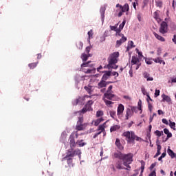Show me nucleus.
Segmentation results:
<instances>
[{"mask_svg":"<svg viewBox=\"0 0 176 176\" xmlns=\"http://www.w3.org/2000/svg\"><path fill=\"white\" fill-rule=\"evenodd\" d=\"M113 156L115 159L122 160L124 165L131 164L133 163V157H134V155L131 153L124 154L120 151L114 153Z\"/></svg>","mask_w":176,"mask_h":176,"instance_id":"obj_1","label":"nucleus"},{"mask_svg":"<svg viewBox=\"0 0 176 176\" xmlns=\"http://www.w3.org/2000/svg\"><path fill=\"white\" fill-rule=\"evenodd\" d=\"M118 58H119V52H116L110 54L109 58H107L108 65L104 66V68L108 69H118Z\"/></svg>","mask_w":176,"mask_h":176,"instance_id":"obj_2","label":"nucleus"},{"mask_svg":"<svg viewBox=\"0 0 176 176\" xmlns=\"http://www.w3.org/2000/svg\"><path fill=\"white\" fill-rule=\"evenodd\" d=\"M122 137H125V140L128 144H134L135 141L141 142L142 138L135 135V133L133 131H127L122 133Z\"/></svg>","mask_w":176,"mask_h":176,"instance_id":"obj_3","label":"nucleus"},{"mask_svg":"<svg viewBox=\"0 0 176 176\" xmlns=\"http://www.w3.org/2000/svg\"><path fill=\"white\" fill-rule=\"evenodd\" d=\"M90 61L81 64V71L84 74H96V68L94 64H90Z\"/></svg>","mask_w":176,"mask_h":176,"instance_id":"obj_4","label":"nucleus"},{"mask_svg":"<svg viewBox=\"0 0 176 176\" xmlns=\"http://www.w3.org/2000/svg\"><path fill=\"white\" fill-rule=\"evenodd\" d=\"M80 155H82V152L79 148H77L75 150V151H72V150H68L67 153L64 157L65 160H72L75 157V156H78V157L80 159Z\"/></svg>","mask_w":176,"mask_h":176,"instance_id":"obj_5","label":"nucleus"},{"mask_svg":"<svg viewBox=\"0 0 176 176\" xmlns=\"http://www.w3.org/2000/svg\"><path fill=\"white\" fill-rule=\"evenodd\" d=\"M87 126V123L83 124V116L78 117V120L77 121L76 126V130H77V131H82L86 129Z\"/></svg>","mask_w":176,"mask_h":176,"instance_id":"obj_6","label":"nucleus"},{"mask_svg":"<svg viewBox=\"0 0 176 176\" xmlns=\"http://www.w3.org/2000/svg\"><path fill=\"white\" fill-rule=\"evenodd\" d=\"M70 149L69 151H72V152L75 151L74 148L76 147V142H75V132H72L69 138Z\"/></svg>","mask_w":176,"mask_h":176,"instance_id":"obj_7","label":"nucleus"},{"mask_svg":"<svg viewBox=\"0 0 176 176\" xmlns=\"http://www.w3.org/2000/svg\"><path fill=\"white\" fill-rule=\"evenodd\" d=\"M107 123H108V121H106L102 124H100L98 126L97 131L98 132L95 133L94 135L93 136V138L94 140H96V138H98L100 135V134L102 133V131H105V129H107Z\"/></svg>","mask_w":176,"mask_h":176,"instance_id":"obj_8","label":"nucleus"},{"mask_svg":"<svg viewBox=\"0 0 176 176\" xmlns=\"http://www.w3.org/2000/svg\"><path fill=\"white\" fill-rule=\"evenodd\" d=\"M103 98L110 100L111 101H119V97L112 94V92H105Z\"/></svg>","mask_w":176,"mask_h":176,"instance_id":"obj_9","label":"nucleus"},{"mask_svg":"<svg viewBox=\"0 0 176 176\" xmlns=\"http://www.w3.org/2000/svg\"><path fill=\"white\" fill-rule=\"evenodd\" d=\"M131 65H136L135 69H138L140 67H141V63H140V59L138 57L135 56H132L131 62Z\"/></svg>","mask_w":176,"mask_h":176,"instance_id":"obj_10","label":"nucleus"},{"mask_svg":"<svg viewBox=\"0 0 176 176\" xmlns=\"http://www.w3.org/2000/svg\"><path fill=\"white\" fill-rule=\"evenodd\" d=\"M168 27V25H167V23L165 22V21H163L161 23L160 28V30H159L160 34H167Z\"/></svg>","mask_w":176,"mask_h":176,"instance_id":"obj_11","label":"nucleus"},{"mask_svg":"<svg viewBox=\"0 0 176 176\" xmlns=\"http://www.w3.org/2000/svg\"><path fill=\"white\" fill-rule=\"evenodd\" d=\"M123 112H124V106L122 104H120L117 108V116L118 118H121Z\"/></svg>","mask_w":176,"mask_h":176,"instance_id":"obj_12","label":"nucleus"},{"mask_svg":"<svg viewBox=\"0 0 176 176\" xmlns=\"http://www.w3.org/2000/svg\"><path fill=\"white\" fill-rule=\"evenodd\" d=\"M126 41H127V37L122 36L120 40H118L116 41V47H119L120 46L122 45V43H124V42H126Z\"/></svg>","mask_w":176,"mask_h":176,"instance_id":"obj_13","label":"nucleus"},{"mask_svg":"<svg viewBox=\"0 0 176 176\" xmlns=\"http://www.w3.org/2000/svg\"><path fill=\"white\" fill-rule=\"evenodd\" d=\"M103 72H104V74L102 77V79L103 80H107L108 79H109V78L111 77V71H104Z\"/></svg>","mask_w":176,"mask_h":176,"instance_id":"obj_14","label":"nucleus"},{"mask_svg":"<svg viewBox=\"0 0 176 176\" xmlns=\"http://www.w3.org/2000/svg\"><path fill=\"white\" fill-rule=\"evenodd\" d=\"M84 102H85V98L79 97L78 99H76L74 101V102L73 103V105H78V104H80V105H82Z\"/></svg>","mask_w":176,"mask_h":176,"instance_id":"obj_15","label":"nucleus"},{"mask_svg":"<svg viewBox=\"0 0 176 176\" xmlns=\"http://www.w3.org/2000/svg\"><path fill=\"white\" fill-rule=\"evenodd\" d=\"M122 164V161H118L116 164V168H118V170H127Z\"/></svg>","mask_w":176,"mask_h":176,"instance_id":"obj_16","label":"nucleus"},{"mask_svg":"<svg viewBox=\"0 0 176 176\" xmlns=\"http://www.w3.org/2000/svg\"><path fill=\"white\" fill-rule=\"evenodd\" d=\"M154 36L156 38V39H157L158 41H160V42H166V39L164 38V37L159 35L157 33L153 32Z\"/></svg>","mask_w":176,"mask_h":176,"instance_id":"obj_17","label":"nucleus"},{"mask_svg":"<svg viewBox=\"0 0 176 176\" xmlns=\"http://www.w3.org/2000/svg\"><path fill=\"white\" fill-rule=\"evenodd\" d=\"M107 82L105 81V80L101 79L100 82L98 84V87L100 89H102V87H107Z\"/></svg>","mask_w":176,"mask_h":176,"instance_id":"obj_18","label":"nucleus"},{"mask_svg":"<svg viewBox=\"0 0 176 176\" xmlns=\"http://www.w3.org/2000/svg\"><path fill=\"white\" fill-rule=\"evenodd\" d=\"M116 146L120 149V151H123L124 148L122 145V143H120V140L119 138H117L116 140Z\"/></svg>","mask_w":176,"mask_h":176,"instance_id":"obj_19","label":"nucleus"},{"mask_svg":"<svg viewBox=\"0 0 176 176\" xmlns=\"http://www.w3.org/2000/svg\"><path fill=\"white\" fill-rule=\"evenodd\" d=\"M133 116V113L130 109H126L125 114V120H129V117Z\"/></svg>","mask_w":176,"mask_h":176,"instance_id":"obj_20","label":"nucleus"},{"mask_svg":"<svg viewBox=\"0 0 176 176\" xmlns=\"http://www.w3.org/2000/svg\"><path fill=\"white\" fill-rule=\"evenodd\" d=\"M153 61L154 63H158V64H163V65H166V62H164V60H162V58H153Z\"/></svg>","mask_w":176,"mask_h":176,"instance_id":"obj_21","label":"nucleus"},{"mask_svg":"<svg viewBox=\"0 0 176 176\" xmlns=\"http://www.w3.org/2000/svg\"><path fill=\"white\" fill-rule=\"evenodd\" d=\"M162 101H164H164H166V102H171V98L168 96H167L164 94H163L162 95Z\"/></svg>","mask_w":176,"mask_h":176,"instance_id":"obj_22","label":"nucleus"},{"mask_svg":"<svg viewBox=\"0 0 176 176\" xmlns=\"http://www.w3.org/2000/svg\"><path fill=\"white\" fill-rule=\"evenodd\" d=\"M167 153L168 155H169V156H170L171 159H174V157H175L176 156V154L175 153V152L173 151V150H171L170 147L168 148Z\"/></svg>","mask_w":176,"mask_h":176,"instance_id":"obj_23","label":"nucleus"},{"mask_svg":"<svg viewBox=\"0 0 176 176\" xmlns=\"http://www.w3.org/2000/svg\"><path fill=\"white\" fill-rule=\"evenodd\" d=\"M105 10H107V7L105 6H103L100 8L102 20H104V19H105Z\"/></svg>","mask_w":176,"mask_h":176,"instance_id":"obj_24","label":"nucleus"},{"mask_svg":"<svg viewBox=\"0 0 176 176\" xmlns=\"http://www.w3.org/2000/svg\"><path fill=\"white\" fill-rule=\"evenodd\" d=\"M89 57H91V54H89L88 55L83 53L81 55V60H82L83 62L87 61Z\"/></svg>","mask_w":176,"mask_h":176,"instance_id":"obj_25","label":"nucleus"},{"mask_svg":"<svg viewBox=\"0 0 176 176\" xmlns=\"http://www.w3.org/2000/svg\"><path fill=\"white\" fill-rule=\"evenodd\" d=\"M144 78H145V79H146V80L148 82H149V80H153V78L152 77H150L149 73L145 72L143 74Z\"/></svg>","mask_w":176,"mask_h":176,"instance_id":"obj_26","label":"nucleus"},{"mask_svg":"<svg viewBox=\"0 0 176 176\" xmlns=\"http://www.w3.org/2000/svg\"><path fill=\"white\" fill-rule=\"evenodd\" d=\"M102 100L105 104L107 105V107H112L113 102L108 100L107 99H105V98H103Z\"/></svg>","mask_w":176,"mask_h":176,"instance_id":"obj_27","label":"nucleus"},{"mask_svg":"<svg viewBox=\"0 0 176 176\" xmlns=\"http://www.w3.org/2000/svg\"><path fill=\"white\" fill-rule=\"evenodd\" d=\"M120 129V126L119 125H113L110 128V133H113V131H117V130H119Z\"/></svg>","mask_w":176,"mask_h":176,"instance_id":"obj_28","label":"nucleus"},{"mask_svg":"<svg viewBox=\"0 0 176 176\" xmlns=\"http://www.w3.org/2000/svg\"><path fill=\"white\" fill-rule=\"evenodd\" d=\"M130 8L129 7V4L128 3H126L124 4L123 6H122L121 8V10L122 12H129Z\"/></svg>","mask_w":176,"mask_h":176,"instance_id":"obj_29","label":"nucleus"},{"mask_svg":"<svg viewBox=\"0 0 176 176\" xmlns=\"http://www.w3.org/2000/svg\"><path fill=\"white\" fill-rule=\"evenodd\" d=\"M130 110L132 112V114L134 113V112L135 113H137V112H138V111H141V110H140V107H134V106H131Z\"/></svg>","mask_w":176,"mask_h":176,"instance_id":"obj_30","label":"nucleus"},{"mask_svg":"<svg viewBox=\"0 0 176 176\" xmlns=\"http://www.w3.org/2000/svg\"><path fill=\"white\" fill-rule=\"evenodd\" d=\"M76 144H78L80 148H82V146H85V145H87V143L83 142V140H77Z\"/></svg>","mask_w":176,"mask_h":176,"instance_id":"obj_31","label":"nucleus"},{"mask_svg":"<svg viewBox=\"0 0 176 176\" xmlns=\"http://www.w3.org/2000/svg\"><path fill=\"white\" fill-rule=\"evenodd\" d=\"M159 12L160 11H155L154 12V19H155V20L158 22L160 21V16H159Z\"/></svg>","mask_w":176,"mask_h":176,"instance_id":"obj_32","label":"nucleus"},{"mask_svg":"<svg viewBox=\"0 0 176 176\" xmlns=\"http://www.w3.org/2000/svg\"><path fill=\"white\" fill-rule=\"evenodd\" d=\"M101 122H104V118H100L94 121V126H98Z\"/></svg>","mask_w":176,"mask_h":176,"instance_id":"obj_33","label":"nucleus"},{"mask_svg":"<svg viewBox=\"0 0 176 176\" xmlns=\"http://www.w3.org/2000/svg\"><path fill=\"white\" fill-rule=\"evenodd\" d=\"M126 25V20H124L122 21V23L119 25V28H118V32L120 31H122V30H123V28H124V25Z\"/></svg>","mask_w":176,"mask_h":176,"instance_id":"obj_34","label":"nucleus"},{"mask_svg":"<svg viewBox=\"0 0 176 176\" xmlns=\"http://www.w3.org/2000/svg\"><path fill=\"white\" fill-rule=\"evenodd\" d=\"M109 114L111 118H112L113 119H116V111L111 110L109 111Z\"/></svg>","mask_w":176,"mask_h":176,"instance_id":"obj_35","label":"nucleus"},{"mask_svg":"<svg viewBox=\"0 0 176 176\" xmlns=\"http://www.w3.org/2000/svg\"><path fill=\"white\" fill-rule=\"evenodd\" d=\"M36 65H38V62L30 63L28 67L30 68V69H34V68H36Z\"/></svg>","mask_w":176,"mask_h":176,"instance_id":"obj_36","label":"nucleus"},{"mask_svg":"<svg viewBox=\"0 0 176 176\" xmlns=\"http://www.w3.org/2000/svg\"><path fill=\"white\" fill-rule=\"evenodd\" d=\"M93 34H94L93 30H91L90 31L88 32V36H89L88 42H90V39H92Z\"/></svg>","mask_w":176,"mask_h":176,"instance_id":"obj_37","label":"nucleus"},{"mask_svg":"<svg viewBox=\"0 0 176 176\" xmlns=\"http://www.w3.org/2000/svg\"><path fill=\"white\" fill-rule=\"evenodd\" d=\"M155 5L158 8H162L163 6V2L160 0L155 1Z\"/></svg>","mask_w":176,"mask_h":176,"instance_id":"obj_38","label":"nucleus"},{"mask_svg":"<svg viewBox=\"0 0 176 176\" xmlns=\"http://www.w3.org/2000/svg\"><path fill=\"white\" fill-rule=\"evenodd\" d=\"M104 116V111L100 110L96 112V118H100Z\"/></svg>","mask_w":176,"mask_h":176,"instance_id":"obj_39","label":"nucleus"},{"mask_svg":"<svg viewBox=\"0 0 176 176\" xmlns=\"http://www.w3.org/2000/svg\"><path fill=\"white\" fill-rule=\"evenodd\" d=\"M87 111H88V110L86 109V107H84L82 108V109H81V111L75 112L74 114H76V113H86V112H87Z\"/></svg>","mask_w":176,"mask_h":176,"instance_id":"obj_40","label":"nucleus"},{"mask_svg":"<svg viewBox=\"0 0 176 176\" xmlns=\"http://www.w3.org/2000/svg\"><path fill=\"white\" fill-rule=\"evenodd\" d=\"M169 125L170 129H173V130H175V122H171V120H169Z\"/></svg>","mask_w":176,"mask_h":176,"instance_id":"obj_41","label":"nucleus"},{"mask_svg":"<svg viewBox=\"0 0 176 176\" xmlns=\"http://www.w3.org/2000/svg\"><path fill=\"white\" fill-rule=\"evenodd\" d=\"M118 24H116V25L114 26H112V25H110V30H111V31H115L116 32L118 31Z\"/></svg>","mask_w":176,"mask_h":176,"instance_id":"obj_42","label":"nucleus"},{"mask_svg":"<svg viewBox=\"0 0 176 176\" xmlns=\"http://www.w3.org/2000/svg\"><path fill=\"white\" fill-rule=\"evenodd\" d=\"M140 163H141V170H142L141 173H144V170L145 169V162L142 160Z\"/></svg>","mask_w":176,"mask_h":176,"instance_id":"obj_43","label":"nucleus"},{"mask_svg":"<svg viewBox=\"0 0 176 176\" xmlns=\"http://www.w3.org/2000/svg\"><path fill=\"white\" fill-rule=\"evenodd\" d=\"M147 102H148V110L150 111V112H152V109L153 108V106H152V104H151V102H149V100L148 99H146Z\"/></svg>","mask_w":176,"mask_h":176,"instance_id":"obj_44","label":"nucleus"},{"mask_svg":"<svg viewBox=\"0 0 176 176\" xmlns=\"http://www.w3.org/2000/svg\"><path fill=\"white\" fill-rule=\"evenodd\" d=\"M155 134H156V135H157V137H162V135H163V131L157 130L155 131Z\"/></svg>","mask_w":176,"mask_h":176,"instance_id":"obj_45","label":"nucleus"},{"mask_svg":"<svg viewBox=\"0 0 176 176\" xmlns=\"http://www.w3.org/2000/svg\"><path fill=\"white\" fill-rule=\"evenodd\" d=\"M116 36H124V34H122L121 32H122V31H120L119 32V30H118L116 32Z\"/></svg>","mask_w":176,"mask_h":176,"instance_id":"obj_46","label":"nucleus"},{"mask_svg":"<svg viewBox=\"0 0 176 176\" xmlns=\"http://www.w3.org/2000/svg\"><path fill=\"white\" fill-rule=\"evenodd\" d=\"M85 89L86 90V91H87V93H89V94H91V87H85Z\"/></svg>","mask_w":176,"mask_h":176,"instance_id":"obj_47","label":"nucleus"},{"mask_svg":"<svg viewBox=\"0 0 176 176\" xmlns=\"http://www.w3.org/2000/svg\"><path fill=\"white\" fill-rule=\"evenodd\" d=\"M141 104H142V102H141V100H140L138 103V105L139 111H141V112H142V106Z\"/></svg>","mask_w":176,"mask_h":176,"instance_id":"obj_48","label":"nucleus"},{"mask_svg":"<svg viewBox=\"0 0 176 176\" xmlns=\"http://www.w3.org/2000/svg\"><path fill=\"white\" fill-rule=\"evenodd\" d=\"M128 46H130L132 49L133 47H135V45H134V42H133V41H131L128 43Z\"/></svg>","mask_w":176,"mask_h":176,"instance_id":"obj_49","label":"nucleus"},{"mask_svg":"<svg viewBox=\"0 0 176 176\" xmlns=\"http://www.w3.org/2000/svg\"><path fill=\"white\" fill-rule=\"evenodd\" d=\"M85 107L88 110V111H93V109L91 108V105H89L87 104H86L85 105Z\"/></svg>","mask_w":176,"mask_h":176,"instance_id":"obj_50","label":"nucleus"},{"mask_svg":"<svg viewBox=\"0 0 176 176\" xmlns=\"http://www.w3.org/2000/svg\"><path fill=\"white\" fill-rule=\"evenodd\" d=\"M158 96H160V90L156 89L155 92V97H158Z\"/></svg>","mask_w":176,"mask_h":176,"instance_id":"obj_51","label":"nucleus"},{"mask_svg":"<svg viewBox=\"0 0 176 176\" xmlns=\"http://www.w3.org/2000/svg\"><path fill=\"white\" fill-rule=\"evenodd\" d=\"M113 86L112 85H110L109 87H108V89L107 91H106V93H112V89H113Z\"/></svg>","mask_w":176,"mask_h":176,"instance_id":"obj_52","label":"nucleus"},{"mask_svg":"<svg viewBox=\"0 0 176 176\" xmlns=\"http://www.w3.org/2000/svg\"><path fill=\"white\" fill-rule=\"evenodd\" d=\"M90 50H91V47H87L85 49V52H86V53H87V54H89V53H90Z\"/></svg>","mask_w":176,"mask_h":176,"instance_id":"obj_53","label":"nucleus"},{"mask_svg":"<svg viewBox=\"0 0 176 176\" xmlns=\"http://www.w3.org/2000/svg\"><path fill=\"white\" fill-rule=\"evenodd\" d=\"M73 160H74V159L73 160H66V162L69 166H71V165H72Z\"/></svg>","mask_w":176,"mask_h":176,"instance_id":"obj_54","label":"nucleus"},{"mask_svg":"<svg viewBox=\"0 0 176 176\" xmlns=\"http://www.w3.org/2000/svg\"><path fill=\"white\" fill-rule=\"evenodd\" d=\"M111 75H113V76H119V73H118L117 72H111Z\"/></svg>","mask_w":176,"mask_h":176,"instance_id":"obj_55","label":"nucleus"},{"mask_svg":"<svg viewBox=\"0 0 176 176\" xmlns=\"http://www.w3.org/2000/svg\"><path fill=\"white\" fill-rule=\"evenodd\" d=\"M148 176H156V170H153Z\"/></svg>","mask_w":176,"mask_h":176,"instance_id":"obj_56","label":"nucleus"},{"mask_svg":"<svg viewBox=\"0 0 176 176\" xmlns=\"http://www.w3.org/2000/svg\"><path fill=\"white\" fill-rule=\"evenodd\" d=\"M156 166V163H153L150 166V170H153L155 167Z\"/></svg>","mask_w":176,"mask_h":176,"instance_id":"obj_57","label":"nucleus"},{"mask_svg":"<svg viewBox=\"0 0 176 176\" xmlns=\"http://www.w3.org/2000/svg\"><path fill=\"white\" fill-rule=\"evenodd\" d=\"M162 123H164V124H168V121L166 118H163Z\"/></svg>","mask_w":176,"mask_h":176,"instance_id":"obj_58","label":"nucleus"},{"mask_svg":"<svg viewBox=\"0 0 176 176\" xmlns=\"http://www.w3.org/2000/svg\"><path fill=\"white\" fill-rule=\"evenodd\" d=\"M145 61H146V63H147L148 65H152V61H151V60L146 59Z\"/></svg>","mask_w":176,"mask_h":176,"instance_id":"obj_59","label":"nucleus"},{"mask_svg":"<svg viewBox=\"0 0 176 176\" xmlns=\"http://www.w3.org/2000/svg\"><path fill=\"white\" fill-rule=\"evenodd\" d=\"M92 104H94L93 100H89L87 103V105H90L91 107Z\"/></svg>","mask_w":176,"mask_h":176,"instance_id":"obj_60","label":"nucleus"},{"mask_svg":"<svg viewBox=\"0 0 176 176\" xmlns=\"http://www.w3.org/2000/svg\"><path fill=\"white\" fill-rule=\"evenodd\" d=\"M157 151H162V146L159 144H157Z\"/></svg>","mask_w":176,"mask_h":176,"instance_id":"obj_61","label":"nucleus"},{"mask_svg":"<svg viewBox=\"0 0 176 176\" xmlns=\"http://www.w3.org/2000/svg\"><path fill=\"white\" fill-rule=\"evenodd\" d=\"M160 151L157 150V153L156 154L154 155V157H157V156H159L160 155Z\"/></svg>","mask_w":176,"mask_h":176,"instance_id":"obj_62","label":"nucleus"},{"mask_svg":"<svg viewBox=\"0 0 176 176\" xmlns=\"http://www.w3.org/2000/svg\"><path fill=\"white\" fill-rule=\"evenodd\" d=\"M164 134H166V135H167L170 133V131H168V129L165 128L164 129Z\"/></svg>","mask_w":176,"mask_h":176,"instance_id":"obj_63","label":"nucleus"},{"mask_svg":"<svg viewBox=\"0 0 176 176\" xmlns=\"http://www.w3.org/2000/svg\"><path fill=\"white\" fill-rule=\"evenodd\" d=\"M173 42H174L175 45H176V35L173 36V38L172 39Z\"/></svg>","mask_w":176,"mask_h":176,"instance_id":"obj_64","label":"nucleus"}]
</instances>
